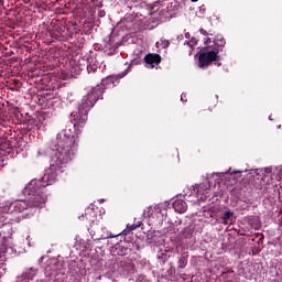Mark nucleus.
Wrapping results in <instances>:
<instances>
[{
	"label": "nucleus",
	"mask_w": 282,
	"mask_h": 282,
	"mask_svg": "<svg viewBox=\"0 0 282 282\" xmlns=\"http://www.w3.org/2000/svg\"><path fill=\"white\" fill-rule=\"evenodd\" d=\"M206 43H210V37H208V39L206 40Z\"/></svg>",
	"instance_id": "393cba45"
},
{
	"label": "nucleus",
	"mask_w": 282,
	"mask_h": 282,
	"mask_svg": "<svg viewBox=\"0 0 282 282\" xmlns=\"http://www.w3.org/2000/svg\"><path fill=\"white\" fill-rule=\"evenodd\" d=\"M59 169L58 166H52L46 171V173L44 174V176L42 177L41 181H33L35 182L36 187H41L42 189H45L46 186H52V184H54V182H56V170Z\"/></svg>",
	"instance_id": "39448f33"
},
{
	"label": "nucleus",
	"mask_w": 282,
	"mask_h": 282,
	"mask_svg": "<svg viewBox=\"0 0 282 282\" xmlns=\"http://www.w3.org/2000/svg\"><path fill=\"white\" fill-rule=\"evenodd\" d=\"M137 228H140V224L129 226L130 232H131L132 230H137Z\"/></svg>",
	"instance_id": "a211bd4d"
},
{
	"label": "nucleus",
	"mask_w": 282,
	"mask_h": 282,
	"mask_svg": "<svg viewBox=\"0 0 282 282\" xmlns=\"http://www.w3.org/2000/svg\"><path fill=\"white\" fill-rule=\"evenodd\" d=\"M0 6H1V2H0Z\"/></svg>",
	"instance_id": "cd10ccee"
},
{
	"label": "nucleus",
	"mask_w": 282,
	"mask_h": 282,
	"mask_svg": "<svg viewBox=\"0 0 282 282\" xmlns=\"http://www.w3.org/2000/svg\"><path fill=\"white\" fill-rule=\"evenodd\" d=\"M144 62L148 65L155 67V65H160V63H162V56H160V54L158 53H149L148 55H145Z\"/></svg>",
	"instance_id": "1a4fd4ad"
},
{
	"label": "nucleus",
	"mask_w": 282,
	"mask_h": 282,
	"mask_svg": "<svg viewBox=\"0 0 282 282\" xmlns=\"http://www.w3.org/2000/svg\"><path fill=\"white\" fill-rule=\"evenodd\" d=\"M163 45L164 47H169V42H165Z\"/></svg>",
	"instance_id": "4be33fe9"
},
{
	"label": "nucleus",
	"mask_w": 282,
	"mask_h": 282,
	"mask_svg": "<svg viewBox=\"0 0 282 282\" xmlns=\"http://www.w3.org/2000/svg\"><path fill=\"white\" fill-rule=\"evenodd\" d=\"M219 58V50H214L213 46L204 47L198 53V67L206 69L209 65H213Z\"/></svg>",
	"instance_id": "20e7f679"
},
{
	"label": "nucleus",
	"mask_w": 282,
	"mask_h": 282,
	"mask_svg": "<svg viewBox=\"0 0 282 282\" xmlns=\"http://www.w3.org/2000/svg\"><path fill=\"white\" fill-rule=\"evenodd\" d=\"M185 36L188 39V33H187V34H185Z\"/></svg>",
	"instance_id": "bb28decb"
},
{
	"label": "nucleus",
	"mask_w": 282,
	"mask_h": 282,
	"mask_svg": "<svg viewBox=\"0 0 282 282\" xmlns=\"http://www.w3.org/2000/svg\"><path fill=\"white\" fill-rule=\"evenodd\" d=\"M12 219L10 214H0V228H6L8 230V235H12Z\"/></svg>",
	"instance_id": "0eeeda50"
},
{
	"label": "nucleus",
	"mask_w": 282,
	"mask_h": 282,
	"mask_svg": "<svg viewBox=\"0 0 282 282\" xmlns=\"http://www.w3.org/2000/svg\"><path fill=\"white\" fill-rule=\"evenodd\" d=\"M232 215H235V213H232V212H226V213L224 214V216L221 217L223 224L228 225V220L230 219V217H232Z\"/></svg>",
	"instance_id": "4468645a"
},
{
	"label": "nucleus",
	"mask_w": 282,
	"mask_h": 282,
	"mask_svg": "<svg viewBox=\"0 0 282 282\" xmlns=\"http://www.w3.org/2000/svg\"><path fill=\"white\" fill-rule=\"evenodd\" d=\"M173 208L175 210V213H186V210H188V205L186 204V200L184 199H176L173 203Z\"/></svg>",
	"instance_id": "9d476101"
},
{
	"label": "nucleus",
	"mask_w": 282,
	"mask_h": 282,
	"mask_svg": "<svg viewBox=\"0 0 282 282\" xmlns=\"http://www.w3.org/2000/svg\"><path fill=\"white\" fill-rule=\"evenodd\" d=\"M28 193L26 202L30 208H43L45 202H47V195L45 194L43 187H37L36 182L31 181L25 188Z\"/></svg>",
	"instance_id": "7ed1b4c3"
},
{
	"label": "nucleus",
	"mask_w": 282,
	"mask_h": 282,
	"mask_svg": "<svg viewBox=\"0 0 282 282\" xmlns=\"http://www.w3.org/2000/svg\"><path fill=\"white\" fill-rule=\"evenodd\" d=\"M193 3H197V1H199V0H191Z\"/></svg>",
	"instance_id": "b1692460"
},
{
	"label": "nucleus",
	"mask_w": 282,
	"mask_h": 282,
	"mask_svg": "<svg viewBox=\"0 0 282 282\" xmlns=\"http://www.w3.org/2000/svg\"><path fill=\"white\" fill-rule=\"evenodd\" d=\"M204 189V186H199L198 193Z\"/></svg>",
	"instance_id": "5701e85b"
},
{
	"label": "nucleus",
	"mask_w": 282,
	"mask_h": 282,
	"mask_svg": "<svg viewBox=\"0 0 282 282\" xmlns=\"http://www.w3.org/2000/svg\"><path fill=\"white\" fill-rule=\"evenodd\" d=\"M127 252H129V249L122 247L121 249H119L118 254H119L120 257H124V256L127 254Z\"/></svg>",
	"instance_id": "dca6fc26"
},
{
	"label": "nucleus",
	"mask_w": 282,
	"mask_h": 282,
	"mask_svg": "<svg viewBox=\"0 0 282 282\" xmlns=\"http://www.w3.org/2000/svg\"><path fill=\"white\" fill-rule=\"evenodd\" d=\"M224 47H226V39L224 36L218 35L214 40V48L213 50H218L219 52H224Z\"/></svg>",
	"instance_id": "9b49d317"
},
{
	"label": "nucleus",
	"mask_w": 282,
	"mask_h": 282,
	"mask_svg": "<svg viewBox=\"0 0 282 282\" xmlns=\"http://www.w3.org/2000/svg\"><path fill=\"white\" fill-rule=\"evenodd\" d=\"M20 83H21L20 80H17V79L14 80V85H20Z\"/></svg>",
	"instance_id": "412c9836"
},
{
	"label": "nucleus",
	"mask_w": 282,
	"mask_h": 282,
	"mask_svg": "<svg viewBox=\"0 0 282 282\" xmlns=\"http://www.w3.org/2000/svg\"><path fill=\"white\" fill-rule=\"evenodd\" d=\"M78 151V135L72 134L69 130H63L57 134L55 150L51 156V166L65 169L74 160Z\"/></svg>",
	"instance_id": "f03ea898"
},
{
	"label": "nucleus",
	"mask_w": 282,
	"mask_h": 282,
	"mask_svg": "<svg viewBox=\"0 0 282 282\" xmlns=\"http://www.w3.org/2000/svg\"><path fill=\"white\" fill-rule=\"evenodd\" d=\"M131 72V66H128V68L119 74L117 77L113 75H109L107 77L100 78V84H97L96 87H93L90 91L84 96L80 100V102L77 106V110L72 112L70 120L74 124V129L76 131V135L80 133V129L85 127L87 123V118L89 116V111L98 102V100L102 99V96L109 87L116 86V80L118 78H124L127 74Z\"/></svg>",
	"instance_id": "f257e3e1"
},
{
	"label": "nucleus",
	"mask_w": 282,
	"mask_h": 282,
	"mask_svg": "<svg viewBox=\"0 0 282 282\" xmlns=\"http://www.w3.org/2000/svg\"><path fill=\"white\" fill-rule=\"evenodd\" d=\"M186 43H187L188 47H191V50H194V47L197 45V40L195 37H192Z\"/></svg>",
	"instance_id": "2eb2a0df"
},
{
	"label": "nucleus",
	"mask_w": 282,
	"mask_h": 282,
	"mask_svg": "<svg viewBox=\"0 0 282 282\" xmlns=\"http://www.w3.org/2000/svg\"><path fill=\"white\" fill-rule=\"evenodd\" d=\"M105 14H106L105 10H99V12H98L99 19H102V17H105Z\"/></svg>",
	"instance_id": "aec40b11"
},
{
	"label": "nucleus",
	"mask_w": 282,
	"mask_h": 282,
	"mask_svg": "<svg viewBox=\"0 0 282 282\" xmlns=\"http://www.w3.org/2000/svg\"><path fill=\"white\" fill-rule=\"evenodd\" d=\"M28 208H30L28 199L15 200L9 206L10 213H23V210H28Z\"/></svg>",
	"instance_id": "423d86ee"
},
{
	"label": "nucleus",
	"mask_w": 282,
	"mask_h": 282,
	"mask_svg": "<svg viewBox=\"0 0 282 282\" xmlns=\"http://www.w3.org/2000/svg\"><path fill=\"white\" fill-rule=\"evenodd\" d=\"M199 33L203 34V36H208V31L207 30L200 29Z\"/></svg>",
	"instance_id": "6ab92c4d"
},
{
	"label": "nucleus",
	"mask_w": 282,
	"mask_h": 282,
	"mask_svg": "<svg viewBox=\"0 0 282 282\" xmlns=\"http://www.w3.org/2000/svg\"><path fill=\"white\" fill-rule=\"evenodd\" d=\"M129 232H131V230L129 229V226H127V228L123 229L121 234L113 235L108 232L106 236H104V239H113L116 237H120V235H129Z\"/></svg>",
	"instance_id": "ddd939ff"
},
{
	"label": "nucleus",
	"mask_w": 282,
	"mask_h": 282,
	"mask_svg": "<svg viewBox=\"0 0 282 282\" xmlns=\"http://www.w3.org/2000/svg\"><path fill=\"white\" fill-rule=\"evenodd\" d=\"M87 72L89 74V80L91 83H98L102 78V75H100V72H98V64H89L87 66Z\"/></svg>",
	"instance_id": "6e6552de"
},
{
	"label": "nucleus",
	"mask_w": 282,
	"mask_h": 282,
	"mask_svg": "<svg viewBox=\"0 0 282 282\" xmlns=\"http://www.w3.org/2000/svg\"><path fill=\"white\" fill-rule=\"evenodd\" d=\"M4 235V237L7 235H12V234H8V229L7 228H0V239H1V236Z\"/></svg>",
	"instance_id": "f3484780"
},
{
	"label": "nucleus",
	"mask_w": 282,
	"mask_h": 282,
	"mask_svg": "<svg viewBox=\"0 0 282 282\" xmlns=\"http://www.w3.org/2000/svg\"><path fill=\"white\" fill-rule=\"evenodd\" d=\"M178 268L181 269V270H184V268H186V265H188V254H186V253H183L182 256H181V258L178 259Z\"/></svg>",
	"instance_id": "f8f14e48"
},
{
	"label": "nucleus",
	"mask_w": 282,
	"mask_h": 282,
	"mask_svg": "<svg viewBox=\"0 0 282 282\" xmlns=\"http://www.w3.org/2000/svg\"><path fill=\"white\" fill-rule=\"evenodd\" d=\"M185 36L188 39V33H187V34H185Z\"/></svg>",
	"instance_id": "a878e982"
}]
</instances>
